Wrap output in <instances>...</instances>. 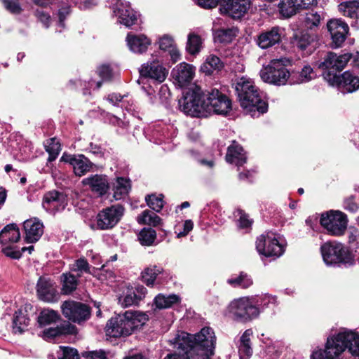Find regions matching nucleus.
<instances>
[{"instance_id":"obj_8","label":"nucleus","mask_w":359,"mask_h":359,"mask_svg":"<svg viewBox=\"0 0 359 359\" xmlns=\"http://www.w3.org/2000/svg\"><path fill=\"white\" fill-rule=\"evenodd\" d=\"M320 224L330 235L340 236L347 229V215L339 210H330L321 214Z\"/></svg>"},{"instance_id":"obj_10","label":"nucleus","mask_w":359,"mask_h":359,"mask_svg":"<svg viewBox=\"0 0 359 359\" xmlns=\"http://www.w3.org/2000/svg\"><path fill=\"white\" fill-rule=\"evenodd\" d=\"M262 79L266 83L276 86L285 85L289 81L291 83V73L286 68L283 60H273L261 72Z\"/></svg>"},{"instance_id":"obj_36","label":"nucleus","mask_w":359,"mask_h":359,"mask_svg":"<svg viewBox=\"0 0 359 359\" xmlns=\"http://www.w3.org/2000/svg\"><path fill=\"white\" fill-rule=\"evenodd\" d=\"M137 221L140 224L154 227L158 226L162 223V219L149 210H144L141 215L137 217Z\"/></svg>"},{"instance_id":"obj_4","label":"nucleus","mask_w":359,"mask_h":359,"mask_svg":"<svg viewBox=\"0 0 359 359\" xmlns=\"http://www.w3.org/2000/svg\"><path fill=\"white\" fill-rule=\"evenodd\" d=\"M353 356L359 357V334L353 331H344L327 338L324 348L314 350L310 359H339L346 350Z\"/></svg>"},{"instance_id":"obj_1","label":"nucleus","mask_w":359,"mask_h":359,"mask_svg":"<svg viewBox=\"0 0 359 359\" xmlns=\"http://www.w3.org/2000/svg\"><path fill=\"white\" fill-rule=\"evenodd\" d=\"M178 104L186 115L197 118L206 117L211 111L226 116L231 109V102L226 95L217 89L203 90L196 83L183 90Z\"/></svg>"},{"instance_id":"obj_33","label":"nucleus","mask_w":359,"mask_h":359,"mask_svg":"<svg viewBox=\"0 0 359 359\" xmlns=\"http://www.w3.org/2000/svg\"><path fill=\"white\" fill-rule=\"evenodd\" d=\"M130 180L124 177H117L113 186V198L118 201L124 198L130 189Z\"/></svg>"},{"instance_id":"obj_24","label":"nucleus","mask_w":359,"mask_h":359,"mask_svg":"<svg viewBox=\"0 0 359 359\" xmlns=\"http://www.w3.org/2000/svg\"><path fill=\"white\" fill-rule=\"evenodd\" d=\"M195 67L190 64L182 62L171 72L172 78L180 86L189 83L194 76Z\"/></svg>"},{"instance_id":"obj_40","label":"nucleus","mask_w":359,"mask_h":359,"mask_svg":"<svg viewBox=\"0 0 359 359\" xmlns=\"http://www.w3.org/2000/svg\"><path fill=\"white\" fill-rule=\"evenodd\" d=\"M339 10L344 16L354 19L357 17V9L359 8V1H347L339 4Z\"/></svg>"},{"instance_id":"obj_9","label":"nucleus","mask_w":359,"mask_h":359,"mask_svg":"<svg viewBox=\"0 0 359 359\" xmlns=\"http://www.w3.org/2000/svg\"><path fill=\"white\" fill-rule=\"evenodd\" d=\"M229 310L233 318L241 323H246L257 318L259 308L254 304V301L248 298H241L231 302Z\"/></svg>"},{"instance_id":"obj_30","label":"nucleus","mask_w":359,"mask_h":359,"mask_svg":"<svg viewBox=\"0 0 359 359\" xmlns=\"http://www.w3.org/2000/svg\"><path fill=\"white\" fill-rule=\"evenodd\" d=\"M252 335L251 329L246 330L240 338L238 346V353L240 359H248L252 355L250 336Z\"/></svg>"},{"instance_id":"obj_15","label":"nucleus","mask_w":359,"mask_h":359,"mask_svg":"<svg viewBox=\"0 0 359 359\" xmlns=\"http://www.w3.org/2000/svg\"><path fill=\"white\" fill-rule=\"evenodd\" d=\"M327 27L331 35V47H341L349 33L348 24L341 19H331L327 22Z\"/></svg>"},{"instance_id":"obj_43","label":"nucleus","mask_w":359,"mask_h":359,"mask_svg":"<svg viewBox=\"0 0 359 359\" xmlns=\"http://www.w3.org/2000/svg\"><path fill=\"white\" fill-rule=\"evenodd\" d=\"M118 18L120 22L126 25V27H131L135 25L137 22V16L133 10L127 9H118Z\"/></svg>"},{"instance_id":"obj_49","label":"nucleus","mask_w":359,"mask_h":359,"mask_svg":"<svg viewBox=\"0 0 359 359\" xmlns=\"http://www.w3.org/2000/svg\"><path fill=\"white\" fill-rule=\"evenodd\" d=\"M97 73L103 81H111L113 79V69L110 65L103 64L97 67Z\"/></svg>"},{"instance_id":"obj_19","label":"nucleus","mask_w":359,"mask_h":359,"mask_svg":"<svg viewBox=\"0 0 359 359\" xmlns=\"http://www.w3.org/2000/svg\"><path fill=\"white\" fill-rule=\"evenodd\" d=\"M60 161L72 165L74 174L79 177L90 171L93 165V163L83 154L73 155L65 152L60 158Z\"/></svg>"},{"instance_id":"obj_57","label":"nucleus","mask_w":359,"mask_h":359,"mask_svg":"<svg viewBox=\"0 0 359 359\" xmlns=\"http://www.w3.org/2000/svg\"><path fill=\"white\" fill-rule=\"evenodd\" d=\"M81 355L86 359H108L103 350L83 351Z\"/></svg>"},{"instance_id":"obj_25","label":"nucleus","mask_w":359,"mask_h":359,"mask_svg":"<svg viewBox=\"0 0 359 359\" xmlns=\"http://www.w3.org/2000/svg\"><path fill=\"white\" fill-rule=\"evenodd\" d=\"M225 158L228 163H235L238 167L243 166L248 159L243 147L236 140L228 147Z\"/></svg>"},{"instance_id":"obj_64","label":"nucleus","mask_w":359,"mask_h":359,"mask_svg":"<svg viewBox=\"0 0 359 359\" xmlns=\"http://www.w3.org/2000/svg\"><path fill=\"white\" fill-rule=\"evenodd\" d=\"M43 335L48 339H55L60 337L57 326L44 330Z\"/></svg>"},{"instance_id":"obj_21","label":"nucleus","mask_w":359,"mask_h":359,"mask_svg":"<svg viewBox=\"0 0 359 359\" xmlns=\"http://www.w3.org/2000/svg\"><path fill=\"white\" fill-rule=\"evenodd\" d=\"M36 294L43 302H54L58 299V292L55 283L49 278L39 277L36 283Z\"/></svg>"},{"instance_id":"obj_28","label":"nucleus","mask_w":359,"mask_h":359,"mask_svg":"<svg viewBox=\"0 0 359 359\" xmlns=\"http://www.w3.org/2000/svg\"><path fill=\"white\" fill-rule=\"evenodd\" d=\"M20 239V229L15 223L7 224L0 231V243L2 245H6L9 243H17Z\"/></svg>"},{"instance_id":"obj_23","label":"nucleus","mask_w":359,"mask_h":359,"mask_svg":"<svg viewBox=\"0 0 359 359\" xmlns=\"http://www.w3.org/2000/svg\"><path fill=\"white\" fill-rule=\"evenodd\" d=\"M83 184L88 185L90 190L99 197L106 195L110 189V184L107 175H93L88 178L83 179Z\"/></svg>"},{"instance_id":"obj_11","label":"nucleus","mask_w":359,"mask_h":359,"mask_svg":"<svg viewBox=\"0 0 359 359\" xmlns=\"http://www.w3.org/2000/svg\"><path fill=\"white\" fill-rule=\"evenodd\" d=\"M63 316L69 321L81 325L91 316V308L88 304L74 300L65 301L61 305Z\"/></svg>"},{"instance_id":"obj_50","label":"nucleus","mask_w":359,"mask_h":359,"mask_svg":"<svg viewBox=\"0 0 359 359\" xmlns=\"http://www.w3.org/2000/svg\"><path fill=\"white\" fill-rule=\"evenodd\" d=\"M60 337L67 335H74L78 332L77 327L71 324L69 321H65L64 323L57 325Z\"/></svg>"},{"instance_id":"obj_29","label":"nucleus","mask_w":359,"mask_h":359,"mask_svg":"<svg viewBox=\"0 0 359 359\" xmlns=\"http://www.w3.org/2000/svg\"><path fill=\"white\" fill-rule=\"evenodd\" d=\"M316 36L306 30H301L294 33L291 38V43L302 50H306L315 41Z\"/></svg>"},{"instance_id":"obj_35","label":"nucleus","mask_w":359,"mask_h":359,"mask_svg":"<svg viewBox=\"0 0 359 359\" xmlns=\"http://www.w3.org/2000/svg\"><path fill=\"white\" fill-rule=\"evenodd\" d=\"M160 274L168 276L162 268L156 265L153 267H147L141 273L142 280L147 286H152L157 278V276Z\"/></svg>"},{"instance_id":"obj_51","label":"nucleus","mask_w":359,"mask_h":359,"mask_svg":"<svg viewBox=\"0 0 359 359\" xmlns=\"http://www.w3.org/2000/svg\"><path fill=\"white\" fill-rule=\"evenodd\" d=\"M141 299V295H137L135 292H130L123 297L121 305L123 307L137 305Z\"/></svg>"},{"instance_id":"obj_45","label":"nucleus","mask_w":359,"mask_h":359,"mask_svg":"<svg viewBox=\"0 0 359 359\" xmlns=\"http://www.w3.org/2000/svg\"><path fill=\"white\" fill-rule=\"evenodd\" d=\"M71 270L72 271H80L95 276L96 269L93 267V271H91L87 259L85 257H81L75 261L74 264L71 267Z\"/></svg>"},{"instance_id":"obj_32","label":"nucleus","mask_w":359,"mask_h":359,"mask_svg":"<svg viewBox=\"0 0 359 359\" xmlns=\"http://www.w3.org/2000/svg\"><path fill=\"white\" fill-rule=\"evenodd\" d=\"M22 310L19 309L16 311L13 315V330L14 333L22 334L27 330L29 325L30 319Z\"/></svg>"},{"instance_id":"obj_22","label":"nucleus","mask_w":359,"mask_h":359,"mask_svg":"<svg viewBox=\"0 0 359 359\" xmlns=\"http://www.w3.org/2000/svg\"><path fill=\"white\" fill-rule=\"evenodd\" d=\"M43 224L38 218L34 217L23 222L25 233V241L27 243L37 242L43 233Z\"/></svg>"},{"instance_id":"obj_60","label":"nucleus","mask_w":359,"mask_h":359,"mask_svg":"<svg viewBox=\"0 0 359 359\" xmlns=\"http://www.w3.org/2000/svg\"><path fill=\"white\" fill-rule=\"evenodd\" d=\"M71 9L69 6L62 7L58 11L57 16H58V23L59 25L65 28V21L67 18V17L70 14Z\"/></svg>"},{"instance_id":"obj_31","label":"nucleus","mask_w":359,"mask_h":359,"mask_svg":"<svg viewBox=\"0 0 359 359\" xmlns=\"http://www.w3.org/2000/svg\"><path fill=\"white\" fill-rule=\"evenodd\" d=\"M154 304L158 309L171 308L173 305L180 303L181 298L179 295L172 294L168 296L158 294L154 298Z\"/></svg>"},{"instance_id":"obj_27","label":"nucleus","mask_w":359,"mask_h":359,"mask_svg":"<svg viewBox=\"0 0 359 359\" xmlns=\"http://www.w3.org/2000/svg\"><path fill=\"white\" fill-rule=\"evenodd\" d=\"M238 29L235 27L229 28H218L212 30L215 42L229 44L237 36Z\"/></svg>"},{"instance_id":"obj_48","label":"nucleus","mask_w":359,"mask_h":359,"mask_svg":"<svg viewBox=\"0 0 359 359\" xmlns=\"http://www.w3.org/2000/svg\"><path fill=\"white\" fill-rule=\"evenodd\" d=\"M254 301V304L259 308V311H264L266 308H269L271 305H274L275 299L271 296H263L261 297L252 299Z\"/></svg>"},{"instance_id":"obj_14","label":"nucleus","mask_w":359,"mask_h":359,"mask_svg":"<svg viewBox=\"0 0 359 359\" xmlns=\"http://www.w3.org/2000/svg\"><path fill=\"white\" fill-rule=\"evenodd\" d=\"M317 4V0H280L278 8L283 16L290 18L304 10L311 9Z\"/></svg>"},{"instance_id":"obj_39","label":"nucleus","mask_w":359,"mask_h":359,"mask_svg":"<svg viewBox=\"0 0 359 359\" xmlns=\"http://www.w3.org/2000/svg\"><path fill=\"white\" fill-rule=\"evenodd\" d=\"M60 316L54 310H43L37 317V322L41 327L56 323L60 320Z\"/></svg>"},{"instance_id":"obj_63","label":"nucleus","mask_w":359,"mask_h":359,"mask_svg":"<svg viewBox=\"0 0 359 359\" xmlns=\"http://www.w3.org/2000/svg\"><path fill=\"white\" fill-rule=\"evenodd\" d=\"M194 228V222L191 219H187L183 225V231L177 233V238L186 236Z\"/></svg>"},{"instance_id":"obj_41","label":"nucleus","mask_w":359,"mask_h":359,"mask_svg":"<svg viewBox=\"0 0 359 359\" xmlns=\"http://www.w3.org/2000/svg\"><path fill=\"white\" fill-rule=\"evenodd\" d=\"M62 278L63 294H69L76 290L79 280L74 275L71 273H63Z\"/></svg>"},{"instance_id":"obj_56","label":"nucleus","mask_w":359,"mask_h":359,"mask_svg":"<svg viewBox=\"0 0 359 359\" xmlns=\"http://www.w3.org/2000/svg\"><path fill=\"white\" fill-rule=\"evenodd\" d=\"M239 214L238 226L241 229H247L251 226L253 221L249 219L248 215L243 210H238Z\"/></svg>"},{"instance_id":"obj_47","label":"nucleus","mask_w":359,"mask_h":359,"mask_svg":"<svg viewBox=\"0 0 359 359\" xmlns=\"http://www.w3.org/2000/svg\"><path fill=\"white\" fill-rule=\"evenodd\" d=\"M1 2L4 8L11 14L19 15L22 11L20 0H1Z\"/></svg>"},{"instance_id":"obj_2","label":"nucleus","mask_w":359,"mask_h":359,"mask_svg":"<svg viewBox=\"0 0 359 359\" xmlns=\"http://www.w3.org/2000/svg\"><path fill=\"white\" fill-rule=\"evenodd\" d=\"M216 340L210 327H204L195 334L182 332L172 341L179 353H168L163 359H210L215 354Z\"/></svg>"},{"instance_id":"obj_38","label":"nucleus","mask_w":359,"mask_h":359,"mask_svg":"<svg viewBox=\"0 0 359 359\" xmlns=\"http://www.w3.org/2000/svg\"><path fill=\"white\" fill-rule=\"evenodd\" d=\"M45 150L48 154V162L54 161L61 151V144L56 137L47 140Z\"/></svg>"},{"instance_id":"obj_54","label":"nucleus","mask_w":359,"mask_h":359,"mask_svg":"<svg viewBox=\"0 0 359 359\" xmlns=\"http://www.w3.org/2000/svg\"><path fill=\"white\" fill-rule=\"evenodd\" d=\"M321 20L320 14L317 12L306 14L305 22L306 25L312 29L313 27H318Z\"/></svg>"},{"instance_id":"obj_59","label":"nucleus","mask_w":359,"mask_h":359,"mask_svg":"<svg viewBox=\"0 0 359 359\" xmlns=\"http://www.w3.org/2000/svg\"><path fill=\"white\" fill-rule=\"evenodd\" d=\"M197 4L205 9L213 8L220 5V8H222V4H224V0H198Z\"/></svg>"},{"instance_id":"obj_6","label":"nucleus","mask_w":359,"mask_h":359,"mask_svg":"<svg viewBox=\"0 0 359 359\" xmlns=\"http://www.w3.org/2000/svg\"><path fill=\"white\" fill-rule=\"evenodd\" d=\"M149 320L145 313L128 310L111 317L106 325V334L118 338L130 336L135 330L141 328Z\"/></svg>"},{"instance_id":"obj_12","label":"nucleus","mask_w":359,"mask_h":359,"mask_svg":"<svg viewBox=\"0 0 359 359\" xmlns=\"http://www.w3.org/2000/svg\"><path fill=\"white\" fill-rule=\"evenodd\" d=\"M121 204L111 205L100 210L96 216V226L99 230H109L115 227L124 215Z\"/></svg>"},{"instance_id":"obj_62","label":"nucleus","mask_w":359,"mask_h":359,"mask_svg":"<svg viewBox=\"0 0 359 359\" xmlns=\"http://www.w3.org/2000/svg\"><path fill=\"white\" fill-rule=\"evenodd\" d=\"M344 206L346 210L351 212H355L358 209V206L355 202V198L353 196H350L345 200Z\"/></svg>"},{"instance_id":"obj_3","label":"nucleus","mask_w":359,"mask_h":359,"mask_svg":"<svg viewBox=\"0 0 359 359\" xmlns=\"http://www.w3.org/2000/svg\"><path fill=\"white\" fill-rule=\"evenodd\" d=\"M351 55H340L329 51L320 62L318 67L323 79L330 86L337 87L343 93H351L359 89V77L350 71L339 75L351 60Z\"/></svg>"},{"instance_id":"obj_53","label":"nucleus","mask_w":359,"mask_h":359,"mask_svg":"<svg viewBox=\"0 0 359 359\" xmlns=\"http://www.w3.org/2000/svg\"><path fill=\"white\" fill-rule=\"evenodd\" d=\"M158 43L159 48L163 51H168L175 46L174 39L168 35L160 38Z\"/></svg>"},{"instance_id":"obj_5","label":"nucleus","mask_w":359,"mask_h":359,"mask_svg":"<svg viewBox=\"0 0 359 359\" xmlns=\"http://www.w3.org/2000/svg\"><path fill=\"white\" fill-rule=\"evenodd\" d=\"M235 90L241 107L252 117H258L268 111L269 104L259 94L252 81L242 77L236 83Z\"/></svg>"},{"instance_id":"obj_52","label":"nucleus","mask_w":359,"mask_h":359,"mask_svg":"<svg viewBox=\"0 0 359 359\" xmlns=\"http://www.w3.org/2000/svg\"><path fill=\"white\" fill-rule=\"evenodd\" d=\"M60 348L62 351V354L58 359H80L76 348L69 346H60Z\"/></svg>"},{"instance_id":"obj_13","label":"nucleus","mask_w":359,"mask_h":359,"mask_svg":"<svg viewBox=\"0 0 359 359\" xmlns=\"http://www.w3.org/2000/svg\"><path fill=\"white\" fill-rule=\"evenodd\" d=\"M256 249L259 255L274 259L280 257L285 252V246L280 243L275 234L271 231L257 237Z\"/></svg>"},{"instance_id":"obj_17","label":"nucleus","mask_w":359,"mask_h":359,"mask_svg":"<svg viewBox=\"0 0 359 359\" xmlns=\"http://www.w3.org/2000/svg\"><path fill=\"white\" fill-rule=\"evenodd\" d=\"M68 204L67 195L63 192L52 190L43 195L42 205L53 213L64 210Z\"/></svg>"},{"instance_id":"obj_7","label":"nucleus","mask_w":359,"mask_h":359,"mask_svg":"<svg viewBox=\"0 0 359 359\" xmlns=\"http://www.w3.org/2000/svg\"><path fill=\"white\" fill-rule=\"evenodd\" d=\"M323 259L327 266L353 265L355 256L348 248L340 243L327 241L320 246Z\"/></svg>"},{"instance_id":"obj_20","label":"nucleus","mask_w":359,"mask_h":359,"mask_svg":"<svg viewBox=\"0 0 359 359\" xmlns=\"http://www.w3.org/2000/svg\"><path fill=\"white\" fill-rule=\"evenodd\" d=\"M256 44L262 49H268L282 42V30L275 26L269 29L262 31L255 39Z\"/></svg>"},{"instance_id":"obj_61","label":"nucleus","mask_w":359,"mask_h":359,"mask_svg":"<svg viewBox=\"0 0 359 359\" xmlns=\"http://www.w3.org/2000/svg\"><path fill=\"white\" fill-rule=\"evenodd\" d=\"M2 252L8 257L13 259H19L22 257V252L13 250V247L8 246L2 249Z\"/></svg>"},{"instance_id":"obj_37","label":"nucleus","mask_w":359,"mask_h":359,"mask_svg":"<svg viewBox=\"0 0 359 359\" xmlns=\"http://www.w3.org/2000/svg\"><path fill=\"white\" fill-rule=\"evenodd\" d=\"M137 238L142 246H151L156 239V231L151 227H144L137 234Z\"/></svg>"},{"instance_id":"obj_46","label":"nucleus","mask_w":359,"mask_h":359,"mask_svg":"<svg viewBox=\"0 0 359 359\" xmlns=\"http://www.w3.org/2000/svg\"><path fill=\"white\" fill-rule=\"evenodd\" d=\"M347 230L348 242L355 252V256L359 255V230L353 226H350Z\"/></svg>"},{"instance_id":"obj_16","label":"nucleus","mask_w":359,"mask_h":359,"mask_svg":"<svg viewBox=\"0 0 359 359\" xmlns=\"http://www.w3.org/2000/svg\"><path fill=\"white\" fill-rule=\"evenodd\" d=\"M252 6L251 0H224L221 13L233 20H241Z\"/></svg>"},{"instance_id":"obj_18","label":"nucleus","mask_w":359,"mask_h":359,"mask_svg":"<svg viewBox=\"0 0 359 359\" xmlns=\"http://www.w3.org/2000/svg\"><path fill=\"white\" fill-rule=\"evenodd\" d=\"M168 74V69L158 60H153L142 65L140 69V75L142 78L150 79L163 82Z\"/></svg>"},{"instance_id":"obj_26","label":"nucleus","mask_w":359,"mask_h":359,"mask_svg":"<svg viewBox=\"0 0 359 359\" xmlns=\"http://www.w3.org/2000/svg\"><path fill=\"white\" fill-rule=\"evenodd\" d=\"M126 40L130 50L133 53L140 54L145 53L151 43V40L144 34H128Z\"/></svg>"},{"instance_id":"obj_58","label":"nucleus","mask_w":359,"mask_h":359,"mask_svg":"<svg viewBox=\"0 0 359 359\" xmlns=\"http://www.w3.org/2000/svg\"><path fill=\"white\" fill-rule=\"evenodd\" d=\"M207 64H209L213 70L219 71L224 67V64L220 58L215 55H210L206 59Z\"/></svg>"},{"instance_id":"obj_44","label":"nucleus","mask_w":359,"mask_h":359,"mask_svg":"<svg viewBox=\"0 0 359 359\" xmlns=\"http://www.w3.org/2000/svg\"><path fill=\"white\" fill-rule=\"evenodd\" d=\"M163 198V194L157 196L155 194H151L146 196L145 201L151 209L156 212H160L164 205Z\"/></svg>"},{"instance_id":"obj_34","label":"nucleus","mask_w":359,"mask_h":359,"mask_svg":"<svg viewBox=\"0 0 359 359\" xmlns=\"http://www.w3.org/2000/svg\"><path fill=\"white\" fill-rule=\"evenodd\" d=\"M316 77L313 69L309 65H305L300 72H291V84L306 83Z\"/></svg>"},{"instance_id":"obj_55","label":"nucleus","mask_w":359,"mask_h":359,"mask_svg":"<svg viewBox=\"0 0 359 359\" xmlns=\"http://www.w3.org/2000/svg\"><path fill=\"white\" fill-rule=\"evenodd\" d=\"M34 16L41 22L46 28H48L50 24V15L42 9H36Z\"/></svg>"},{"instance_id":"obj_42","label":"nucleus","mask_w":359,"mask_h":359,"mask_svg":"<svg viewBox=\"0 0 359 359\" xmlns=\"http://www.w3.org/2000/svg\"><path fill=\"white\" fill-rule=\"evenodd\" d=\"M202 47L201 37L195 33H190L188 36L186 50L191 55L198 54Z\"/></svg>"}]
</instances>
